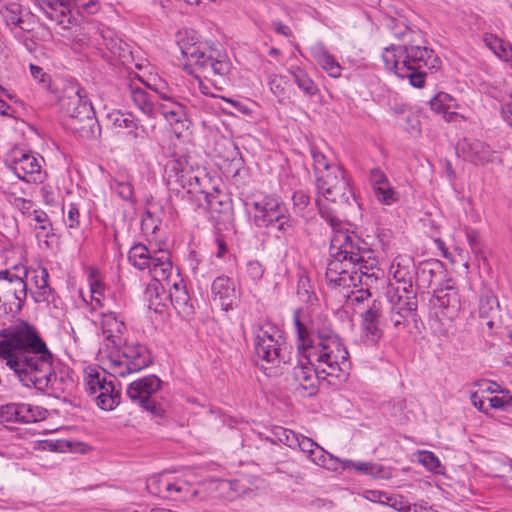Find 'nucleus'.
<instances>
[{
	"instance_id": "23",
	"label": "nucleus",
	"mask_w": 512,
	"mask_h": 512,
	"mask_svg": "<svg viewBox=\"0 0 512 512\" xmlns=\"http://www.w3.org/2000/svg\"><path fill=\"white\" fill-rule=\"evenodd\" d=\"M369 179L374 194L379 202L385 205H391L398 201L399 194L391 186L387 176L381 169H372Z\"/></svg>"
},
{
	"instance_id": "60",
	"label": "nucleus",
	"mask_w": 512,
	"mask_h": 512,
	"mask_svg": "<svg viewBox=\"0 0 512 512\" xmlns=\"http://www.w3.org/2000/svg\"><path fill=\"white\" fill-rule=\"evenodd\" d=\"M9 201L23 215L31 216L32 211L34 210V204L31 200L22 197H13V199H9Z\"/></svg>"
},
{
	"instance_id": "20",
	"label": "nucleus",
	"mask_w": 512,
	"mask_h": 512,
	"mask_svg": "<svg viewBox=\"0 0 512 512\" xmlns=\"http://www.w3.org/2000/svg\"><path fill=\"white\" fill-rule=\"evenodd\" d=\"M355 264L357 270L356 287H372L377 283L381 269L379 268L378 259L370 248L369 253L360 255Z\"/></svg>"
},
{
	"instance_id": "13",
	"label": "nucleus",
	"mask_w": 512,
	"mask_h": 512,
	"mask_svg": "<svg viewBox=\"0 0 512 512\" xmlns=\"http://www.w3.org/2000/svg\"><path fill=\"white\" fill-rule=\"evenodd\" d=\"M356 264L351 260H343L339 256L330 255L325 278L331 287L356 288Z\"/></svg>"
},
{
	"instance_id": "35",
	"label": "nucleus",
	"mask_w": 512,
	"mask_h": 512,
	"mask_svg": "<svg viewBox=\"0 0 512 512\" xmlns=\"http://www.w3.org/2000/svg\"><path fill=\"white\" fill-rule=\"evenodd\" d=\"M313 58L317 64L325 70L329 76L337 78L341 74V66L336 61L333 55H331L323 47L314 48L312 51Z\"/></svg>"
},
{
	"instance_id": "59",
	"label": "nucleus",
	"mask_w": 512,
	"mask_h": 512,
	"mask_svg": "<svg viewBox=\"0 0 512 512\" xmlns=\"http://www.w3.org/2000/svg\"><path fill=\"white\" fill-rule=\"evenodd\" d=\"M90 292L92 301L96 302L100 307L103 306V283L92 275L90 276Z\"/></svg>"
},
{
	"instance_id": "55",
	"label": "nucleus",
	"mask_w": 512,
	"mask_h": 512,
	"mask_svg": "<svg viewBox=\"0 0 512 512\" xmlns=\"http://www.w3.org/2000/svg\"><path fill=\"white\" fill-rule=\"evenodd\" d=\"M111 188L121 197L123 200H132L134 190L133 186L128 181L115 180L111 184Z\"/></svg>"
},
{
	"instance_id": "33",
	"label": "nucleus",
	"mask_w": 512,
	"mask_h": 512,
	"mask_svg": "<svg viewBox=\"0 0 512 512\" xmlns=\"http://www.w3.org/2000/svg\"><path fill=\"white\" fill-rule=\"evenodd\" d=\"M190 171L191 167L188 166L187 160L184 157L171 159L165 167L168 183H171L174 179L182 188L186 187V177Z\"/></svg>"
},
{
	"instance_id": "4",
	"label": "nucleus",
	"mask_w": 512,
	"mask_h": 512,
	"mask_svg": "<svg viewBox=\"0 0 512 512\" xmlns=\"http://www.w3.org/2000/svg\"><path fill=\"white\" fill-rule=\"evenodd\" d=\"M394 36L404 43L391 44L382 53V60L387 70L401 79H408L411 86L423 88L428 71L436 72L442 61L433 49L420 43V32L403 25Z\"/></svg>"
},
{
	"instance_id": "32",
	"label": "nucleus",
	"mask_w": 512,
	"mask_h": 512,
	"mask_svg": "<svg viewBox=\"0 0 512 512\" xmlns=\"http://www.w3.org/2000/svg\"><path fill=\"white\" fill-rule=\"evenodd\" d=\"M104 385L96 394L95 400L99 408L109 411L120 402V392L115 389L112 380H102Z\"/></svg>"
},
{
	"instance_id": "12",
	"label": "nucleus",
	"mask_w": 512,
	"mask_h": 512,
	"mask_svg": "<svg viewBox=\"0 0 512 512\" xmlns=\"http://www.w3.org/2000/svg\"><path fill=\"white\" fill-rule=\"evenodd\" d=\"M40 161H44L42 157L38 158L31 152L14 149L6 164L19 179L28 183H41L44 173Z\"/></svg>"
},
{
	"instance_id": "27",
	"label": "nucleus",
	"mask_w": 512,
	"mask_h": 512,
	"mask_svg": "<svg viewBox=\"0 0 512 512\" xmlns=\"http://www.w3.org/2000/svg\"><path fill=\"white\" fill-rule=\"evenodd\" d=\"M48 19L59 25L70 23V9L67 0H35Z\"/></svg>"
},
{
	"instance_id": "41",
	"label": "nucleus",
	"mask_w": 512,
	"mask_h": 512,
	"mask_svg": "<svg viewBox=\"0 0 512 512\" xmlns=\"http://www.w3.org/2000/svg\"><path fill=\"white\" fill-rule=\"evenodd\" d=\"M485 42L497 57L505 62L508 61L512 54V45L510 43L505 42L495 35L486 36Z\"/></svg>"
},
{
	"instance_id": "37",
	"label": "nucleus",
	"mask_w": 512,
	"mask_h": 512,
	"mask_svg": "<svg viewBox=\"0 0 512 512\" xmlns=\"http://www.w3.org/2000/svg\"><path fill=\"white\" fill-rule=\"evenodd\" d=\"M169 297L175 309L183 313H190L193 306L186 286L180 283H174L169 292Z\"/></svg>"
},
{
	"instance_id": "7",
	"label": "nucleus",
	"mask_w": 512,
	"mask_h": 512,
	"mask_svg": "<svg viewBox=\"0 0 512 512\" xmlns=\"http://www.w3.org/2000/svg\"><path fill=\"white\" fill-rule=\"evenodd\" d=\"M254 353L258 359L278 365L289 359L286 357V342L281 331L271 323L252 326Z\"/></svg>"
},
{
	"instance_id": "19",
	"label": "nucleus",
	"mask_w": 512,
	"mask_h": 512,
	"mask_svg": "<svg viewBox=\"0 0 512 512\" xmlns=\"http://www.w3.org/2000/svg\"><path fill=\"white\" fill-rule=\"evenodd\" d=\"M445 276V269L442 262L428 260L421 262L416 268L415 284L416 289L426 290L435 287Z\"/></svg>"
},
{
	"instance_id": "38",
	"label": "nucleus",
	"mask_w": 512,
	"mask_h": 512,
	"mask_svg": "<svg viewBox=\"0 0 512 512\" xmlns=\"http://www.w3.org/2000/svg\"><path fill=\"white\" fill-rule=\"evenodd\" d=\"M310 152L313 158L315 180L322 176L325 177L327 174H331L333 168H341L337 164L332 163L316 146H312Z\"/></svg>"
},
{
	"instance_id": "44",
	"label": "nucleus",
	"mask_w": 512,
	"mask_h": 512,
	"mask_svg": "<svg viewBox=\"0 0 512 512\" xmlns=\"http://www.w3.org/2000/svg\"><path fill=\"white\" fill-rule=\"evenodd\" d=\"M297 296L303 303H312L316 298L310 279L305 275H300L297 281Z\"/></svg>"
},
{
	"instance_id": "17",
	"label": "nucleus",
	"mask_w": 512,
	"mask_h": 512,
	"mask_svg": "<svg viewBox=\"0 0 512 512\" xmlns=\"http://www.w3.org/2000/svg\"><path fill=\"white\" fill-rule=\"evenodd\" d=\"M122 85L124 95L129 98L144 115L149 118H155L156 107L151 95L142 87L143 81L138 76H135L134 78L124 80Z\"/></svg>"
},
{
	"instance_id": "50",
	"label": "nucleus",
	"mask_w": 512,
	"mask_h": 512,
	"mask_svg": "<svg viewBox=\"0 0 512 512\" xmlns=\"http://www.w3.org/2000/svg\"><path fill=\"white\" fill-rule=\"evenodd\" d=\"M465 235L472 252L477 256L481 255L483 244L479 232L472 228H466Z\"/></svg>"
},
{
	"instance_id": "5",
	"label": "nucleus",
	"mask_w": 512,
	"mask_h": 512,
	"mask_svg": "<svg viewBox=\"0 0 512 512\" xmlns=\"http://www.w3.org/2000/svg\"><path fill=\"white\" fill-rule=\"evenodd\" d=\"M317 208L321 218L331 226L333 231L330 255L355 262L363 253H369L368 244L355 232L345 228L340 216L336 215L320 199L317 200Z\"/></svg>"
},
{
	"instance_id": "25",
	"label": "nucleus",
	"mask_w": 512,
	"mask_h": 512,
	"mask_svg": "<svg viewBox=\"0 0 512 512\" xmlns=\"http://www.w3.org/2000/svg\"><path fill=\"white\" fill-rule=\"evenodd\" d=\"M211 293L214 301H219L223 310L233 308L236 301L234 282L227 276H219L214 279L211 285Z\"/></svg>"
},
{
	"instance_id": "48",
	"label": "nucleus",
	"mask_w": 512,
	"mask_h": 512,
	"mask_svg": "<svg viewBox=\"0 0 512 512\" xmlns=\"http://www.w3.org/2000/svg\"><path fill=\"white\" fill-rule=\"evenodd\" d=\"M344 464L347 467H353L358 472H362L372 476H378L383 470V467L381 465L371 462H355L352 460H346Z\"/></svg>"
},
{
	"instance_id": "36",
	"label": "nucleus",
	"mask_w": 512,
	"mask_h": 512,
	"mask_svg": "<svg viewBox=\"0 0 512 512\" xmlns=\"http://www.w3.org/2000/svg\"><path fill=\"white\" fill-rule=\"evenodd\" d=\"M290 75L293 77L294 83L303 93L309 97H313L319 92V88L308 73L299 66H292L289 69Z\"/></svg>"
},
{
	"instance_id": "10",
	"label": "nucleus",
	"mask_w": 512,
	"mask_h": 512,
	"mask_svg": "<svg viewBox=\"0 0 512 512\" xmlns=\"http://www.w3.org/2000/svg\"><path fill=\"white\" fill-rule=\"evenodd\" d=\"M161 383L156 375H148L130 383L126 392L133 402L138 403L152 415L160 416L163 413L162 406L152 397L160 390Z\"/></svg>"
},
{
	"instance_id": "52",
	"label": "nucleus",
	"mask_w": 512,
	"mask_h": 512,
	"mask_svg": "<svg viewBox=\"0 0 512 512\" xmlns=\"http://www.w3.org/2000/svg\"><path fill=\"white\" fill-rule=\"evenodd\" d=\"M168 482L169 485H166L167 493H169V497H167L168 499L178 500L182 497L180 494L188 490V485L183 480H172L168 476Z\"/></svg>"
},
{
	"instance_id": "57",
	"label": "nucleus",
	"mask_w": 512,
	"mask_h": 512,
	"mask_svg": "<svg viewBox=\"0 0 512 512\" xmlns=\"http://www.w3.org/2000/svg\"><path fill=\"white\" fill-rule=\"evenodd\" d=\"M416 315H406L404 312L392 309L390 310V320L397 329H404L409 325V319H414Z\"/></svg>"
},
{
	"instance_id": "54",
	"label": "nucleus",
	"mask_w": 512,
	"mask_h": 512,
	"mask_svg": "<svg viewBox=\"0 0 512 512\" xmlns=\"http://www.w3.org/2000/svg\"><path fill=\"white\" fill-rule=\"evenodd\" d=\"M30 72L32 77L46 90H51V76L47 74L42 67L30 64Z\"/></svg>"
},
{
	"instance_id": "42",
	"label": "nucleus",
	"mask_w": 512,
	"mask_h": 512,
	"mask_svg": "<svg viewBox=\"0 0 512 512\" xmlns=\"http://www.w3.org/2000/svg\"><path fill=\"white\" fill-rule=\"evenodd\" d=\"M169 485L168 475H153L147 479L146 488L148 492L152 495L159 496L162 498L169 497V493H167V487Z\"/></svg>"
},
{
	"instance_id": "6",
	"label": "nucleus",
	"mask_w": 512,
	"mask_h": 512,
	"mask_svg": "<svg viewBox=\"0 0 512 512\" xmlns=\"http://www.w3.org/2000/svg\"><path fill=\"white\" fill-rule=\"evenodd\" d=\"M318 199L339 216L356 203L355 193L346 172L342 168H333L331 174L316 179Z\"/></svg>"
},
{
	"instance_id": "30",
	"label": "nucleus",
	"mask_w": 512,
	"mask_h": 512,
	"mask_svg": "<svg viewBox=\"0 0 512 512\" xmlns=\"http://www.w3.org/2000/svg\"><path fill=\"white\" fill-rule=\"evenodd\" d=\"M447 282L445 287L434 288L433 305L441 309H451L457 311L460 306V300L457 289Z\"/></svg>"
},
{
	"instance_id": "31",
	"label": "nucleus",
	"mask_w": 512,
	"mask_h": 512,
	"mask_svg": "<svg viewBox=\"0 0 512 512\" xmlns=\"http://www.w3.org/2000/svg\"><path fill=\"white\" fill-rule=\"evenodd\" d=\"M430 107L433 111L443 114L447 122L455 121L459 114L454 111L457 107L456 100L448 93L439 92L430 100Z\"/></svg>"
},
{
	"instance_id": "21",
	"label": "nucleus",
	"mask_w": 512,
	"mask_h": 512,
	"mask_svg": "<svg viewBox=\"0 0 512 512\" xmlns=\"http://www.w3.org/2000/svg\"><path fill=\"white\" fill-rule=\"evenodd\" d=\"M101 329L108 342L113 348H120L125 342L123 335L126 331V325L115 312L102 313Z\"/></svg>"
},
{
	"instance_id": "58",
	"label": "nucleus",
	"mask_w": 512,
	"mask_h": 512,
	"mask_svg": "<svg viewBox=\"0 0 512 512\" xmlns=\"http://www.w3.org/2000/svg\"><path fill=\"white\" fill-rule=\"evenodd\" d=\"M220 99H222L224 102L230 104L237 112L249 116L252 114L253 110L250 107V102L248 100H235L232 98H228L225 96H220Z\"/></svg>"
},
{
	"instance_id": "61",
	"label": "nucleus",
	"mask_w": 512,
	"mask_h": 512,
	"mask_svg": "<svg viewBox=\"0 0 512 512\" xmlns=\"http://www.w3.org/2000/svg\"><path fill=\"white\" fill-rule=\"evenodd\" d=\"M246 274L253 281H258L263 277L264 267L258 260L249 261L246 265Z\"/></svg>"
},
{
	"instance_id": "24",
	"label": "nucleus",
	"mask_w": 512,
	"mask_h": 512,
	"mask_svg": "<svg viewBox=\"0 0 512 512\" xmlns=\"http://www.w3.org/2000/svg\"><path fill=\"white\" fill-rule=\"evenodd\" d=\"M107 120L114 128L126 129L134 139H144L147 136L146 128L138 124L132 113L113 110L107 114Z\"/></svg>"
},
{
	"instance_id": "11",
	"label": "nucleus",
	"mask_w": 512,
	"mask_h": 512,
	"mask_svg": "<svg viewBox=\"0 0 512 512\" xmlns=\"http://www.w3.org/2000/svg\"><path fill=\"white\" fill-rule=\"evenodd\" d=\"M21 0H0V18L5 27L18 41H24L25 34L33 31L32 23L27 19Z\"/></svg>"
},
{
	"instance_id": "45",
	"label": "nucleus",
	"mask_w": 512,
	"mask_h": 512,
	"mask_svg": "<svg viewBox=\"0 0 512 512\" xmlns=\"http://www.w3.org/2000/svg\"><path fill=\"white\" fill-rule=\"evenodd\" d=\"M499 307L498 299L492 293L481 296L479 301V315L481 318H490Z\"/></svg>"
},
{
	"instance_id": "18",
	"label": "nucleus",
	"mask_w": 512,
	"mask_h": 512,
	"mask_svg": "<svg viewBox=\"0 0 512 512\" xmlns=\"http://www.w3.org/2000/svg\"><path fill=\"white\" fill-rule=\"evenodd\" d=\"M69 127L81 137H90L94 134V128L98 121L91 101L86 98L75 110L73 115H68Z\"/></svg>"
},
{
	"instance_id": "26",
	"label": "nucleus",
	"mask_w": 512,
	"mask_h": 512,
	"mask_svg": "<svg viewBox=\"0 0 512 512\" xmlns=\"http://www.w3.org/2000/svg\"><path fill=\"white\" fill-rule=\"evenodd\" d=\"M161 102L156 108L170 124L181 123L186 119V106L167 92L160 93Z\"/></svg>"
},
{
	"instance_id": "40",
	"label": "nucleus",
	"mask_w": 512,
	"mask_h": 512,
	"mask_svg": "<svg viewBox=\"0 0 512 512\" xmlns=\"http://www.w3.org/2000/svg\"><path fill=\"white\" fill-rule=\"evenodd\" d=\"M46 410L26 403H17V418L19 423H34L45 417Z\"/></svg>"
},
{
	"instance_id": "28",
	"label": "nucleus",
	"mask_w": 512,
	"mask_h": 512,
	"mask_svg": "<svg viewBox=\"0 0 512 512\" xmlns=\"http://www.w3.org/2000/svg\"><path fill=\"white\" fill-rule=\"evenodd\" d=\"M205 180V177L202 178L200 175L194 173L191 170L186 177V186L189 187L187 190V195H198V206L203 207L205 209H212L214 196L211 193L204 190L202 182Z\"/></svg>"
},
{
	"instance_id": "53",
	"label": "nucleus",
	"mask_w": 512,
	"mask_h": 512,
	"mask_svg": "<svg viewBox=\"0 0 512 512\" xmlns=\"http://www.w3.org/2000/svg\"><path fill=\"white\" fill-rule=\"evenodd\" d=\"M419 462L432 472H439L441 463L439 458L431 451H423L419 455Z\"/></svg>"
},
{
	"instance_id": "16",
	"label": "nucleus",
	"mask_w": 512,
	"mask_h": 512,
	"mask_svg": "<svg viewBox=\"0 0 512 512\" xmlns=\"http://www.w3.org/2000/svg\"><path fill=\"white\" fill-rule=\"evenodd\" d=\"M382 312V302L373 300L361 315V337L366 345L377 344L383 336Z\"/></svg>"
},
{
	"instance_id": "46",
	"label": "nucleus",
	"mask_w": 512,
	"mask_h": 512,
	"mask_svg": "<svg viewBox=\"0 0 512 512\" xmlns=\"http://www.w3.org/2000/svg\"><path fill=\"white\" fill-rule=\"evenodd\" d=\"M271 227H275L279 234L276 235L277 238L287 237L293 232V220L290 217L288 209L286 213H282L277 220L273 221V225Z\"/></svg>"
},
{
	"instance_id": "43",
	"label": "nucleus",
	"mask_w": 512,
	"mask_h": 512,
	"mask_svg": "<svg viewBox=\"0 0 512 512\" xmlns=\"http://www.w3.org/2000/svg\"><path fill=\"white\" fill-rule=\"evenodd\" d=\"M309 459L316 465L328 470H336L338 458L326 452L321 446L316 447L314 455Z\"/></svg>"
},
{
	"instance_id": "14",
	"label": "nucleus",
	"mask_w": 512,
	"mask_h": 512,
	"mask_svg": "<svg viewBox=\"0 0 512 512\" xmlns=\"http://www.w3.org/2000/svg\"><path fill=\"white\" fill-rule=\"evenodd\" d=\"M251 205L254 208L253 221L258 228H270L273 221L287 210L285 203L275 195H264Z\"/></svg>"
},
{
	"instance_id": "51",
	"label": "nucleus",
	"mask_w": 512,
	"mask_h": 512,
	"mask_svg": "<svg viewBox=\"0 0 512 512\" xmlns=\"http://www.w3.org/2000/svg\"><path fill=\"white\" fill-rule=\"evenodd\" d=\"M102 380H107L105 375H101L99 372L89 373L86 378V390L90 395H95L104 385Z\"/></svg>"
},
{
	"instance_id": "39",
	"label": "nucleus",
	"mask_w": 512,
	"mask_h": 512,
	"mask_svg": "<svg viewBox=\"0 0 512 512\" xmlns=\"http://www.w3.org/2000/svg\"><path fill=\"white\" fill-rule=\"evenodd\" d=\"M391 304V308L404 312L406 315H417V291L408 292V296H392V299L389 300Z\"/></svg>"
},
{
	"instance_id": "62",
	"label": "nucleus",
	"mask_w": 512,
	"mask_h": 512,
	"mask_svg": "<svg viewBox=\"0 0 512 512\" xmlns=\"http://www.w3.org/2000/svg\"><path fill=\"white\" fill-rule=\"evenodd\" d=\"M17 403L0 406V420L3 422H16Z\"/></svg>"
},
{
	"instance_id": "64",
	"label": "nucleus",
	"mask_w": 512,
	"mask_h": 512,
	"mask_svg": "<svg viewBox=\"0 0 512 512\" xmlns=\"http://www.w3.org/2000/svg\"><path fill=\"white\" fill-rule=\"evenodd\" d=\"M65 224L69 229H77L80 226V213L76 206L70 205Z\"/></svg>"
},
{
	"instance_id": "3",
	"label": "nucleus",
	"mask_w": 512,
	"mask_h": 512,
	"mask_svg": "<svg viewBox=\"0 0 512 512\" xmlns=\"http://www.w3.org/2000/svg\"><path fill=\"white\" fill-rule=\"evenodd\" d=\"M177 45L186 59L183 69L197 80L200 92L205 96L219 97L204 79L217 91H222L230 83L232 63L227 54L201 42L198 33L191 29L178 32Z\"/></svg>"
},
{
	"instance_id": "9",
	"label": "nucleus",
	"mask_w": 512,
	"mask_h": 512,
	"mask_svg": "<svg viewBox=\"0 0 512 512\" xmlns=\"http://www.w3.org/2000/svg\"><path fill=\"white\" fill-rule=\"evenodd\" d=\"M118 349V355L111 357V369L115 375L125 377L139 372L152 363V356L145 345L124 342Z\"/></svg>"
},
{
	"instance_id": "2",
	"label": "nucleus",
	"mask_w": 512,
	"mask_h": 512,
	"mask_svg": "<svg viewBox=\"0 0 512 512\" xmlns=\"http://www.w3.org/2000/svg\"><path fill=\"white\" fill-rule=\"evenodd\" d=\"M0 362L27 387L45 391L57 375L53 355L35 328L27 323L0 329Z\"/></svg>"
},
{
	"instance_id": "29",
	"label": "nucleus",
	"mask_w": 512,
	"mask_h": 512,
	"mask_svg": "<svg viewBox=\"0 0 512 512\" xmlns=\"http://www.w3.org/2000/svg\"><path fill=\"white\" fill-rule=\"evenodd\" d=\"M389 274L392 276L389 283L402 284L403 289L413 287L416 270L412 261L408 260L407 263H402L395 259L390 266Z\"/></svg>"
},
{
	"instance_id": "15",
	"label": "nucleus",
	"mask_w": 512,
	"mask_h": 512,
	"mask_svg": "<svg viewBox=\"0 0 512 512\" xmlns=\"http://www.w3.org/2000/svg\"><path fill=\"white\" fill-rule=\"evenodd\" d=\"M457 149L463 159L474 164L484 166L489 163L500 162L496 151L483 142L475 138H464L457 144Z\"/></svg>"
},
{
	"instance_id": "8",
	"label": "nucleus",
	"mask_w": 512,
	"mask_h": 512,
	"mask_svg": "<svg viewBox=\"0 0 512 512\" xmlns=\"http://www.w3.org/2000/svg\"><path fill=\"white\" fill-rule=\"evenodd\" d=\"M128 261L138 270L148 269L156 280H166L172 272L169 252L159 249L151 253L143 243H137L130 248Z\"/></svg>"
},
{
	"instance_id": "1",
	"label": "nucleus",
	"mask_w": 512,
	"mask_h": 512,
	"mask_svg": "<svg viewBox=\"0 0 512 512\" xmlns=\"http://www.w3.org/2000/svg\"><path fill=\"white\" fill-rule=\"evenodd\" d=\"M298 354L306 360L292 370L295 390L303 396L315 395L320 378L335 387L349 377V352L331 323L321 316L311 318L303 308L293 312Z\"/></svg>"
},
{
	"instance_id": "34",
	"label": "nucleus",
	"mask_w": 512,
	"mask_h": 512,
	"mask_svg": "<svg viewBox=\"0 0 512 512\" xmlns=\"http://www.w3.org/2000/svg\"><path fill=\"white\" fill-rule=\"evenodd\" d=\"M12 269L15 272L10 270V282L12 284V289H9V292H11V296L21 302L25 300L27 295V285L24 278L27 277L28 272L24 266L19 265H14Z\"/></svg>"
},
{
	"instance_id": "22",
	"label": "nucleus",
	"mask_w": 512,
	"mask_h": 512,
	"mask_svg": "<svg viewBox=\"0 0 512 512\" xmlns=\"http://www.w3.org/2000/svg\"><path fill=\"white\" fill-rule=\"evenodd\" d=\"M88 98L87 92L79 83L68 80L64 83L59 104L62 112L68 116L73 115L78 106Z\"/></svg>"
},
{
	"instance_id": "56",
	"label": "nucleus",
	"mask_w": 512,
	"mask_h": 512,
	"mask_svg": "<svg viewBox=\"0 0 512 512\" xmlns=\"http://www.w3.org/2000/svg\"><path fill=\"white\" fill-rule=\"evenodd\" d=\"M49 273L46 268H42L39 274L34 276V282L36 288L39 290V294L46 296L51 292V288L48 285Z\"/></svg>"
},
{
	"instance_id": "47",
	"label": "nucleus",
	"mask_w": 512,
	"mask_h": 512,
	"mask_svg": "<svg viewBox=\"0 0 512 512\" xmlns=\"http://www.w3.org/2000/svg\"><path fill=\"white\" fill-rule=\"evenodd\" d=\"M274 435L281 443L293 449L297 448V444H299L298 440L301 436L300 434L283 427H277L274 430Z\"/></svg>"
},
{
	"instance_id": "49",
	"label": "nucleus",
	"mask_w": 512,
	"mask_h": 512,
	"mask_svg": "<svg viewBox=\"0 0 512 512\" xmlns=\"http://www.w3.org/2000/svg\"><path fill=\"white\" fill-rule=\"evenodd\" d=\"M287 79L278 74H271L268 77V86L272 94L277 98L284 97L286 93Z\"/></svg>"
},
{
	"instance_id": "63",
	"label": "nucleus",
	"mask_w": 512,
	"mask_h": 512,
	"mask_svg": "<svg viewBox=\"0 0 512 512\" xmlns=\"http://www.w3.org/2000/svg\"><path fill=\"white\" fill-rule=\"evenodd\" d=\"M298 441L299 444H297V448H299L303 453L307 454L308 458L314 455L316 447H319V445L311 438L303 435L300 436Z\"/></svg>"
}]
</instances>
